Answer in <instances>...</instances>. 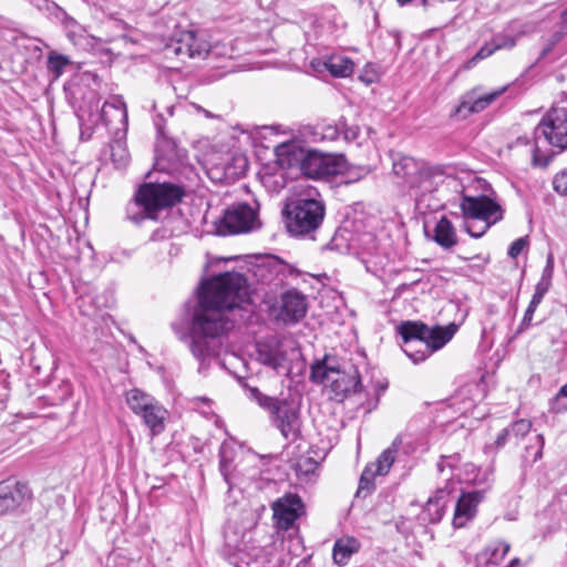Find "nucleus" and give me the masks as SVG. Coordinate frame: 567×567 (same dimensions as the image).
I'll list each match as a JSON object with an SVG mask.
<instances>
[{
  "instance_id": "5fc2aeb1",
  "label": "nucleus",
  "mask_w": 567,
  "mask_h": 567,
  "mask_svg": "<svg viewBox=\"0 0 567 567\" xmlns=\"http://www.w3.org/2000/svg\"><path fill=\"white\" fill-rule=\"evenodd\" d=\"M154 124H155V126L157 128V132L163 135L164 134L163 116L162 115H157L155 117V120H154Z\"/></svg>"
},
{
  "instance_id": "bf43d9fd",
  "label": "nucleus",
  "mask_w": 567,
  "mask_h": 567,
  "mask_svg": "<svg viewBox=\"0 0 567 567\" xmlns=\"http://www.w3.org/2000/svg\"><path fill=\"white\" fill-rule=\"evenodd\" d=\"M516 143H517V144L527 145V144H529V140H528L527 137H518V138L516 140Z\"/></svg>"
},
{
  "instance_id": "79ce46f5",
  "label": "nucleus",
  "mask_w": 567,
  "mask_h": 567,
  "mask_svg": "<svg viewBox=\"0 0 567 567\" xmlns=\"http://www.w3.org/2000/svg\"><path fill=\"white\" fill-rule=\"evenodd\" d=\"M527 244H528L527 237L517 238L509 246L508 256L511 258H517L522 254L523 249L527 246Z\"/></svg>"
},
{
  "instance_id": "6ab92c4d",
  "label": "nucleus",
  "mask_w": 567,
  "mask_h": 567,
  "mask_svg": "<svg viewBox=\"0 0 567 567\" xmlns=\"http://www.w3.org/2000/svg\"><path fill=\"white\" fill-rule=\"evenodd\" d=\"M484 497L485 491L483 489L463 493L455 506L453 526L455 528H462L472 520L477 513L478 504Z\"/></svg>"
},
{
  "instance_id": "f03ea898",
  "label": "nucleus",
  "mask_w": 567,
  "mask_h": 567,
  "mask_svg": "<svg viewBox=\"0 0 567 567\" xmlns=\"http://www.w3.org/2000/svg\"><path fill=\"white\" fill-rule=\"evenodd\" d=\"M393 174L412 192L419 209L431 208L427 197L435 193L447 177L443 165H430L411 156L398 155L392 164Z\"/></svg>"
},
{
  "instance_id": "412c9836",
  "label": "nucleus",
  "mask_w": 567,
  "mask_h": 567,
  "mask_svg": "<svg viewBox=\"0 0 567 567\" xmlns=\"http://www.w3.org/2000/svg\"><path fill=\"white\" fill-rule=\"evenodd\" d=\"M257 360L276 371L284 368L287 353L284 344L276 339L257 343Z\"/></svg>"
},
{
  "instance_id": "e433bc0d",
  "label": "nucleus",
  "mask_w": 567,
  "mask_h": 567,
  "mask_svg": "<svg viewBox=\"0 0 567 567\" xmlns=\"http://www.w3.org/2000/svg\"><path fill=\"white\" fill-rule=\"evenodd\" d=\"M544 444L545 442L543 435H536L534 444L526 447V453L524 455L525 461L529 462L530 464H534L538 460H540L543 455Z\"/></svg>"
},
{
  "instance_id": "a878e982",
  "label": "nucleus",
  "mask_w": 567,
  "mask_h": 567,
  "mask_svg": "<svg viewBox=\"0 0 567 567\" xmlns=\"http://www.w3.org/2000/svg\"><path fill=\"white\" fill-rule=\"evenodd\" d=\"M509 550V543L505 540H495L480 553L477 559L480 564H484L485 567H498Z\"/></svg>"
},
{
  "instance_id": "6e6552de",
  "label": "nucleus",
  "mask_w": 567,
  "mask_h": 567,
  "mask_svg": "<svg viewBox=\"0 0 567 567\" xmlns=\"http://www.w3.org/2000/svg\"><path fill=\"white\" fill-rule=\"evenodd\" d=\"M126 403L134 414L142 417L152 436L164 432L167 410L154 396L140 389H132L126 392Z\"/></svg>"
},
{
  "instance_id": "13d9d810",
  "label": "nucleus",
  "mask_w": 567,
  "mask_h": 567,
  "mask_svg": "<svg viewBox=\"0 0 567 567\" xmlns=\"http://www.w3.org/2000/svg\"><path fill=\"white\" fill-rule=\"evenodd\" d=\"M547 267L551 266V268H554V256L551 252H549L547 255V259H546V265Z\"/></svg>"
},
{
  "instance_id": "2f4dec72",
  "label": "nucleus",
  "mask_w": 567,
  "mask_h": 567,
  "mask_svg": "<svg viewBox=\"0 0 567 567\" xmlns=\"http://www.w3.org/2000/svg\"><path fill=\"white\" fill-rule=\"evenodd\" d=\"M341 127L339 124L318 123L312 128L313 142H332L339 138Z\"/></svg>"
},
{
  "instance_id": "49530a36",
  "label": "nucleus",
  "mask_w": 567,
  "mask_h": 567,
  "mask_svg": "<svg viewBox=\"0 0 567 567\" xmlns=\"http://www.w3.org/2000/svg\"><path fill=\"white\" fill-rule=\"evenodd\" d=\"M550 286H551V281L540 278L539 281L536 284L534 292L545 296L547 293V291L549 290Z\"/></svg>"
},
{
  "instance_id": "864d4df0",
  "label": "nucleus",
  "mask_w": 567,
  "mask_h": 567,
  "mask_svg": "<svg viewBox=\"0 0 567 567\" xmlns=\"http://www.w3.org/2000/svg\"><path fill=\"white\" fill-rule=\"evenodd\" d=\"M553 272H554V268H551V266H549V267L545 266L540 278L551 281Z\"/></svg>"
},
{
  "instance_id": "c9c22d12",
  "label": "nucleus",
  "mask_w": 567,
  "mask_h": 567,
  "mask_svg": "<svg viewBox=\"0 0 567 567\" xmlns=\"http://www.w3.org/2000/svg\"><path fill=\"white\" fill-rule=\"evenodd\" d=\"M245 390L247 396L250 400L256 401L258 405L266 409L267 411L270 409L271 404H274L277 401V398L265 395L256 386L245 385Z\"/></svg>"
},
{
  "instance_id": "4c0bfd02",
  "label": "nucleus",
  "mask_w": 567,
  "mask_h": 567,
  "mask_svg": "<svg viewBox=\"0 0 567 567\" xmlns=\"http://www.w3.org/2000/svg\"><path fill=\"white\" fill-rule=\"evenodd\" d=\"M532 427V423L527 420L520 419L515 422H513L507 429L511 436H514L516 439L524 437Z\"/></svg>"
},
{
  "instance_id": "ddd939ff",
  "label": "nucleus",
  "mask_w": 567,
  "mask_h": 567,
  "mask_svg": "<svg viewBox=\"0 0 567 567\" xmlns=\"http://www.w3.org/2000/svg\"><path fill=\"white\" fill-rule=\"evenodd\" d=\"M506 89V86H503L491 92H485L481 85L471 89L460 97V103L453 111L452 116L457 120H465L472 114L483 112L495 102Z\"/></svg>"
},
{
  "instance_id": "c85d7f7f",
  "label": "nucleus",
  "mask_w": 567,
  "mask_h": 567,
  "mask_svg": "<svg viewBox=\"0 0 567 567\" xmlns=\"http://www.w3.org/2000/svg\"><path fill=\"white\" fill-rule=\"evenodd\" d=\"M53 21L61 23L70 41L78 44L84 38L85 29L63 9L55 16Z\"/></svg>"
},
{
  "instance_id": "f8f14e48",
  "label": "nucleus",
  "mask_w": 567,
  "mask_h": 567,
  "mask_svg": "<svg viewBox=\"0 0 567 567\" xmlns=\"http://www.w3.org/2000/svg\"><path fill=\"white\" fill-rule=\"evenodd\" d=\"M210 52V45L204 35L194 30H185L179 32L177 39H173L165 45L166 56H177L184 60L205 59Z\"/></svg>"
},
{
  "instance_id": "052dcab7",
  "label": "nucleus",
  "mask_w": 567,
  "mask_h": 567,
  "mask_svg": "<svg viewBox=\"0 0 567 567\" xmlns=\"http://www.w3.org/2000/svg\"><path fill=\"white\" fill-rule=\"evenodd\" d=\"M296 567H310L309 563L305 559L300 560Z\"/></svg>"
},
{
  "instance_id": "a211bd4d",
  "label": "nucleus",
  "mask_w": 567,
  "mask_h": 567,
  "mask_svg": "<svg viewBox=\"0 0 567 567\" xmlns=\"http://www.w3.org/2000/svg\"><path fill=\"white\" fill-rule=\"evenodd\" d=\"M307 312L306 297L297 290H288L281 296L279 319L286 324H293L300 321Z\"/></svg>"
},
{
  "instance_id": "39448f33",
  "label": "nucleus",
  "mask_w": 567,
  "mask_h": 567,
  "mask_svg": "<svg viewBox=\"0 0 567 567\" xmlns=\"http://www.w3.org/2000/svg\"><path fill=\"white\" fill-rule=\"evenodd\" d=\"M540 136H543L550 146L557 148L559 153L567 150L566 107H551L534 128L532 164L535 167H546L551 159V156L543 154L537 145Z\"/></svg>"
},
{
  "instance_id": "e2e57ef3",
  "label": "nucleus",
  "mask_w": 567,
  "mask_h": 567,
  "mask_svg": "<svg viewBox=\"0 0 567 567\" xmlns=\"http://www.w3.org/2000/svg\"><path fill=\"white\" fill-rule=\"evenodd\" d=\"M289 538H290V539H289V542H291V543H292V542H296V545H297V546H299L300 540H299V538H298V537L292 538V537L289 535Z\"/></svg>"
},
{
  "instance_id": "c03bdc74",
  "label": "nucleus",
  "mask_w": 567,
  "mask_h": 567,
  "mask_svg": "<svg viewBox=\"0 0 567 567\" xmlns=\"http://www.w3.org/2000/svg\"><path fill=\"white\" fill-rule=\"evenodd\" d=\"M340 127L343 132V138L348 142L354 141L360 133V130L357 125L353 126H347L344 121H340Z\"/></svg>"
},
{
  "instance_id": "603ef678",
  "label": "nucleus",
  "mask_w": 567,
  "mask_h": 567,
  "mask_svg": "<svg viewBox=\"0 0 567 567\" xmlns=\"http://www.w3.org/2000/svg\"><path fill=\"white\" fill-rule=\"evenodd\" d=\"M543 299H544V296L534 292L528 306L537 309V307L540 305Z\"/></svg>"
},
{
  "instance_id": "473e14b6",
  "label": "nucleus",
  "mask_w": 567,
  "mask_h": 567,
  "mask_svg": "<svg viewBox=\"0 0 567 567\" xmlns=\"http://www.w3.org/2000/svg\"><path fill=\"white\" fill-rule=\"evenodd\" d=\"M319 467V463L312 457H300L295 464V471L299 480L310 482Z\"/></svg>"
},
{
  "instance_id": "dca6fc26",
  "label": "nucleus",
  "mask_w": 567,
  "mask_h": 567,
  "mask_svg": "<svg viewBox=\"0 0 567 567\" xmlns=\"http://www.w3.org/2000/svg\"><path fill=\"white\" fill-rule=\"evenodd\" d=\"M257 221L256 210L247 203L234 204L224 215L225 227L231 234L249 231Z\"/></svg>"
},
{
  "instance_id": "6e6d98bb",
  "label": "nucleus",
  "mask_w": 567,
  "mask_h": 567,
  "mask_svg": "<svg viewBox=\"0 0 567 567\" xmlns=\"http://www.w3.org/2000/svg\"><path fill=\"white\" fill-rule=\"evenodd\" d=\"M268 270V267L266 266H258L256 269V276L266 279V271Z\"/></svg>"
},
{
  "instance_id": "f704fd0d",
  "label": "nucleus",
  "mask_w": 567,
  "mask_h": 567,
  "mask_svg": "<svg viewBox=\"0 0 567 567\" xmlns=\"http://www.w3.org/2000/svg\"><path fill=\"white\" fill-rule=\"evenodd\" d=\"M225 545L235 550L237 554L241 550L244 534L239 535L236 528L231 525H227L224 530Z\"/></svg>"
},
{
  "instance_id": "f257e3e1",
  "label": "nucleus",
  "mask_w": 567,
  "mask_h": 567,
  "mask_svg": "<svg viewBox=\"0 0 567 567\" xmlns=\"http://www.w3.org/2000/svg\"><path fill=\"white\" fill-rule=\"evenodd\" d=\"M247 299V279L243 274H219L202 284L189 331L172 323L177 338L188 344L197 360L199 374L206 375L212 363H219L221 338L233 328L226 312Z\"/></svg>"
},
{
  "instance_id": "de8ad7c7",
  "label": "nucleus",
  "mask_w": 567,
  "mask_h": 567,
  "mask_svg": "<svg viewBox=\"0 0 567 567\" xmlns=\"http://www.w3.org/2000/svg\"><path fill=\"white\" fill-rule=\"evenodd\" d=\"M512 437L507 429L505 427L496 437L495 445L497 449L503 447L508 439Z\"/></svg>"
},
{
  "instance_id": "37998d69",
  "label": "nucleus",
  "mask_w": 567,
  "mask_h": 567,
  "mask_svg": "<svg viewBox=\"0 0 567 567\" xmlns=\"http://www.w3.org/2000/svg\"><path fill=\"white\" fill-rule=\"evenodd\" d=\"M555 410L557 412L567 410V383L559 389L555 398Z\"/></svg>"
},
{
  "instance_id": "20e7f679",
  "label": "nucleus",
  "mask_w": 567,
  "mask_h": 567,
  "mask_svg": "<svg viewBox=\"0 0 567 567\" xmlns=\"http://www.w3.org/2000/svg\"><path fill=\"white\" fill-rule=\"evenodd\" d=\"M310 380L329 386L333 399L342 401L350 394L361 391V379L358 369L352 365H341L334 357L326 355L311 365Z\"/></svg>"
},
{
  "instance_id": "0e129e2a",
  "label": "nucleus",
  "mask_w": 567,
  "mask_h": 567,
  "mask_svg": "<svg viewBox=\"0 0 567 567\" xmlns=\"http://www.w3.org/2000/svg\"><path fill=\"white\" fill-rule=\"evenodd\" d=\"M412 0H398V2L401 4V6H404L409 2H411Z\"/></svg>"
},
{
  "instance_id": "b1692460",
  "label": "nucleus",
  "mask_w": 567,
  "mask_h": 567,
  "mask_svg": "<svg viewBox=\"0 0 567 567\" xmlns=\"http://www.w3.org/2000/svg\"><path fill=\"white\" fill-rule=\"evenodd\" d=\"M456 331L457 326L455 323H450L446 327L435 326L433 328L425 324V330L422 331V336L424 341L429 344L432 354L443 348L453 338Z\"/></svg>"
},
{
  "instance_id": "2eb2a0df",
  "label": "nucleus",
  "mask_w": 567,
  "mask_h": 567,
  "mask_svg": "<svg viewBox=\"0 0 567 567\" xmlns=\"http://www.w3.org/2000/svg\"><path fill=\"white\" fill-rule=\"evenodd\" d=\"M272 511L277 527L287 532L303 513V503L299 495L287 493L272 504Z\"/></svg>"
},
{
  "instance_id": "a18cd8bd",
  "label": "nucleus",
  "mask_w": 567,
  "mask_h": 567,
  "mask_svg": "<svg viewBox=\"0 0 567 567\" xmlns=\"http://www.w3.org/2000/svg\"><path fill=\"white\" fill-rule=\"evenodd\" d=\"M535 311H536L535 308L529 307V306L527 307L517 332L524 331L530 324Z\"/></svg>"
},
{
  "instance_id": "cd10ccee",
  "label": "nucleus",
  "mask_w": 567,
  "mask_h": 567,
  "mask_svg": "<svg viewBox=\"0 0 567 567\" xmlns=\"http://www.w3.org/2000/svg\"><path fill=\"white\" fill-rule=\"evenodd\" d=\"M360 544L354 537L337 539L333 546L332 557L337 565L344 566L350 557L359 550Z\"/></svg>"
},
{
  "instance_id": "0eeeda50",
  "label": "nucleus",
  "mask_w": 567,
  "mask_h": 567,
  "mask_svg": "<svg viewBox=\"0 0 567 567\" xmlns=\"http://www.w3.org/2000/svg\"><path fill=\"white\" fill-rule=\"evenodd\" d=\"M460 208L465 218L480 219L485 221V224L481 227V231H474L471 225L465 224L466 233L473 238L482 237L492 224L503 219L502 206L486 195H463L461 198Z\"/></svg>"
},
{
  "instance_id": "c756f323",
  "label": "nucleus",
  "mask_w": 567,
  "mask_h": 567,
  "mask_svg": "<svg viewBox=\"0 0 567 567\" xmlns=\"http://www.w3.org/2000/svg\"><path fill=\"white\" fill-rule=\"evenodd\" d=\"M516 44L515 39L512 37H496L492 40L491 43L482 47L477 53L472 58L470 63L476 62L478 60H483L492 55L496 50L501 49H512Z\"/></svg>"
},
{
  "instance_id": "bb28decb",
  "label": "nucleus",
  "mask_w": 567,
  "mask_h": 567,
  "mask_svg": "<svg viewBox=\"0 0 567 567\" xmlns=\"http://www.w3.org/2000/svg\"><path fill=\"white\" fill-rule=\"evenodd\" d=\"M433 240L444 249H451L457 244L456 229L446 216H442L437 220L434 227Z\"/></svg>"
},
{
  "instance_id": "7c9ffc66",
  "label": "nucleus",
  "mask_w": 567,
  "mask_h": 567,
  "mask_svg": "<svg viewBox=\"0 0 567 567\" xmlns=\"http://www.w3.org/2000/svg\"><path fill=\"white\" fill-rule=\"evenodd\" d=\"M324 65L333 76L338 78L349 76L354 69L352 60L341 55H334L329 58Z\"/></svg>"
},
{
  "instance_id": "8fccbe9b",
  "label": "nucleus",
  "mask_w": 567,
  "mask_h": 567,
  "mask_svg": "<svg viewBox=\"0 0 567 567\" xmlns=\"http://www.w3.org/2000/svg\"><path fill=\"white\" fill-rule=\"evenodd\" d=\"M454 460H455V456H449V457L443 456L441 458V461L437 462V470L440 472H443L445 466L452 467L453 466L452 461H454Z\"/></svg>"
},
{
  "instance_id": "7ed1b4c3",
  "label": "nucleus",
  "mask_w": 567,
  "mask_h": 567,
  "mask_svg": "<svg viewBox=\"0 0 567 567\" xmlns=\"http://www.w3.org/2000/svg\"><path fill=\"white\" fill-rule=\"evenodd\" d=\"M287 231L296 238H311L326 217V204L315 187H308L290 198L284 209Z\"/></svg>"
},
{
  "instance_id": "f3484780",
  "label": "nucleus",
  "mask_w": 567,
  "mask_h": 567,
  "mask_svg": "<svg viewBox=\"0 0 567 567\" xmlns=\"http://www.w3.org/2000/svg\"><path fill=\"white\" fill-rule=\"evenodd\" d=\"M31 498L29 487L20 482L7 480L0 483V515L8 514Z\"/></svg>"
},
{
  "instance_id": "4be33fe9",
  "label": "nucleus",
  "mask_w": 567,
  "mask_h": 567,
  "mask_svg": "<svg viewBox=\"0 0 567 567\" xmlns=\"http://www.w3.org/2000/svg\"><path fill=\"white\" fill-rule=\"evenodd\" d=\"M307 153L308 150L303 148L298 141L281 143L275 148L277 163L282 168L298 166L301 169Z\"/></svg>"
},
{
  "instance_id": "58836bf2",
  "label": "nucleus",
  "mask_w": 567,
  "mask_h": 567,
  "mask_svg": "<svg viewBox=\"0 0 567 567\" xmlns=\"http://www.w3.org/2000/svg\"><path fill=\"white\" fill-rule=\"evenodd\" d=\"M230 465L231 457L228 456L227 447L225 445H221L219 450V471L226 482L229 481Z\"/></svg>"
},
{
  "instance_id": "5701e85b",
  "label": "nucleus",
  "mask_w": 567,
  "mask_h": 567,
  "mask_svg": "<svg viewBox=\"0 0 567 567\" xmlns=\"http://www.w3.org/2000/svg\"><path fill=\"white\" fill-rule=\"evenodd\" d=\"M449 494L450 491L446 487L437 488L435 494L427 499L420 518L430 524L439 523L445 513Z\"/></svg>"
},
{
  "instance_id": "9d476101",
  "label": "nucleus",
  "mask_w": 567,
  "mask_h": 567,
  "mask_svg": "<svg viewBox=\"0 0 567 567\" xmlns=\"http://www.w3.org/2000/svg\"><path fill=\"white\" fill-rule=\"evenodd\" d=\"M348 162L342 154H327L308 150L301 173L311 179H324L343 174Z\"/></svg>"
},
{
  "instance_id": "338daca9",
  "label": "nucleus",
  "mask_w": 567,
  "mask_h": 567,
  "mask_svg": "<svg viewBox=\"0 0 567 567\" xmlns=\"http://www.w3.org/2000/svg\"><path fill=\"white\" fill-rule=\"evenodd\" d=\"M429 1H430V0H422V4H423L424 7H426V6L429 4Z\"/></svg>"
},
{
  "instance_id": "3c124183",
  "label": "nucleus",
  "mask_w": 567,
  "mask_h": 567,
  "mask_svg": "<svg viewBox=\"0 0 567 567\" xmlns=\"http://www.w3.org/2000/svg\"><path fill=\"white\" fill-rule=\"evenodd\" d=\"M555 47H556V44H554L551 41L548 40L547 44L544 47V49L540 52L538 61L542 59H545L554 50Z\"/></svg>"
},
{
  "instance_id": "ea45409f",
  "label": "nucleus",
  "mask_w": 567,
  "mask_h": 567,
  "mask_svg": "<svg viewBox=\"0 0 567 567\" xmlns=\"http://www.w3.org/2000/svg\"><path fill=\"white\" fill-rule=\"evenodd\" d=\"M111 156L117 167H124L128 162V155L120 143L112 146Z\"/></svg>"
},
{
  "instance_id": "09e8293b",
  "label": "nucleus",
  "mask_w": 567,
  "mask_h": 567,
  "mask_svg": "<svg viewBox=\"0 0 567 567\" xmlns=\"http://www.w3.org/2000/svg\"><path fill=\"white\" fill-rule=\"evenodd\" d=\"M565 35H566V30H565V28H563L560 30L555 31L548 40L557 45L565 38Z\"/></svg>"
},
{
  "instance_id": "4468645a",
  "label": "nucleus",
  "mask_w": 567,
  "mask_h": 567,
  "mask_svg": "<svg viewBox=\"0 0 567 567\" xmlns=\"http://www.w3.org/2000/svg\"><path fill=\"white\" fill-rule=\"evenodd\" d=\"M400 442L399 439H395L392 444L379 455L375 462L364 467L360 477L358 494L363 491L370 493L374 488V478L389 473L396 458Z\"/></svg>"
},
{
  "instance_id": "a19ab883",
  "label": "nucleus",
  "mask_w": 567,
  "mask_h": 567,
  "mask_svg": "<svg viewBox=\"0 0 567 567\" xmlns=\"http://www.w3.org/2000/svg\"><path fill=\"white\" fill-rule=\"evenodd\" d=\"M553 186L558 194L567 196V171L561 172L554 177Z\"/></svg>"
},
{
  "instance_id": "4d7b16f0",
  "label": "nucleus",
  "mask_w": 567,
  "mask_h": 567,
  "mask_svg": "<svg viewBox=\"0 0 567 567\" xmlns=\"http://www.w3.org/2000/svg\"><path fill=\"white\" fill-rule=\"evenodd\" d=\"M560 22L564 27H567V8L560 12Z\"/></svg>"
},
{
  "instance_id": "9b49d317",
  "label": "nucleus",
  "mask_w": 567,
  "mask_h": 567,
  "mask_svg": "<svg viewBox=\"0 0 567 567\" xmlns=\"http://www.w3.org/2000/svg\"><path fill=\"white\" fill-rule=\"evenodd\" d=\"M402 338V350L415 364L425 361L431 355V350L422 336L425 323L422 321H402L398 328Z\"/></svg>"
},
{
  "instance_id": "1a4fd4ad",
  "label": "nucleus",
  "mask_w": 567,
  "mask_h": 567,
  "mask_svg": "<svg viewBox=\"0 0 567 567\" xmlns=\"http://www.w3.org/2000/svg\"><path fill=\"white\" fill-rule=\"evenodd\" d=\"M268 412L271 424L288 443H295L301 439L302 421L300 410L293 402L277 399Z\"/></svg>"
},
{
  "instance_id": "423d86ee",
  "label": "nucleus",
  "mask_w": 567,
  "mask_h": 567,
  "mask_svg": "<svg viewBox=\"0 0 567 567\" xmlns=\"http://www.w3.org/2000/svg\"><path fill=\"white\" fill-rule=\"evenodd\" d=\"M183 189L171 183L142 185L135 194L134 206L142 209L141 215L132 216L134 221L145 218L156 219L157 213L166 207H172L181 202Z\"/></svg>"
},
{
  "instance_id": "69168bd1",
  "label": "nucleus",
  "mask_w": 567,
  "mask_h": 567,
  "mask_svg": "<svg viewBox=\"0 0 567 567\" xmlns=\"http://www.w3.org/2000/svg\"><path fill=\"white\" fill-rule=\"evenodd\" d=\"M173 110H174V107H173V106H169V107L167 109V111H168L169 115H172V114H173Z\"/></svg>"
},
{
  "instance_id": "680f3d73",
  "label": "nucleus",
  "mask_w": 567,
  "mask_h": 567,
  "mask_svg": "<svg viewBox=\"0 0 567 567\" xmlns=\"http://www.w3.org/2000/svg\"><path fill=\"white\" fill-rule=\"evenodd\" d=\"M281 264L279 262H274L271 266H270V271H277V268H281Z\"/></svg>"
},
{
  "instance_id": "72a5a7b5",
  "label": "nucleus",
  "mask_w": 567,
  "mask_h": 567,
  "mask_svg": "<svg viewBox=\"0 0 567 567\" xmlns=\"http://www.w3.org/2000/svg\"><path fill=\"white\" fill-rule=\"evenodd\" d=\"M71 63L69 56L51 51L48 54V70L54 73L55 76H60L64 68Z\"/></svg>"
},
{
  "instance_id": "393cba45",
  "label": "nucleus",
  "mask_w": 567,
  "mask_h": 567,
  "mask_svg": "<svg viewBox=\"0 0 567 567\" xmlns=\"http://www.w3.org/2000/svg\"><path fill=\"white\" fill-rule=\"evenodd\" d=\"M235 567H278L269 554L262 548H254L250 551H239L234 556Z\"/></svg>"
},
{
  "instance_id": "aec40b11",
  "label": "nucleus",
  "mask_w": 567,
  "mask_h": 567,
  "mask_svg": "<svg viewBox=\"0 0 567 567\" xmlns=\"http://www.w3.org/2000/svg\"><path fill=\"white\" fill-rule=\"evenodd\" d=\"M101 120L106 127L114 132L126 130L127 110L122 96H113L110 101L104 102Z\"/></svg>"
}]
</instances>
